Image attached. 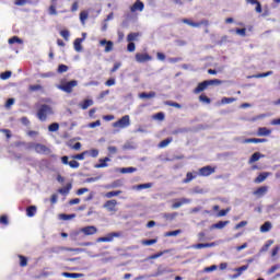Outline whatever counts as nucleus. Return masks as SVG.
<instances>
[{
	"mask_svg": "<svg viewBox=\"0 0 280 280\" xmlns=\"http://www.w3.org/2000/svg\"><path fill=\"white\" fill-rule=\"evenodd\" d=\"M47 115H54V109L49 105H42L37 112L39 121H47Z\"/></svg>",
	"mask_w": 280,
	"mask_h": 280,
	"instance_id": "1",
	"label": "nucleus"
},
{
	"mask_svg": "<svg viewBox=\"0 0 280 280\" xmlns=\"http://www.w3.org/2000/svg\"><path fill=\"white\" fill-rule=\"evenodd\" d=\"M130 126V116L125 115L119 120L113 124L114 128H128Z\"/></svg>",
	"mask_w": 280,
	"mask_h": 280,
	"instance_id": "2",
	"label": "nucleus"
},
{
	"mask_svg": "<svg viewBox=\"0 0 280 280\" xmlns=\"http://www.w3.org/2000/svg\"><path fill=\"white\" fill-rule=\"evenodd\" d=\"M31 148H33V150H35V152H37V154H50L51 153V150H49V148H47V145H45V144L33 143V144H31Z\"/></svg>",
	"mask_w": 280,
	"mask_h": 280,
	"instance_id": "3",
	"label": "nucleus"
},
{
	"mask_svg": "<svg viewBox=\"0 0 280 280\" xmlns=\"http://www.w3.org/2000/svg\"><path fill=\"white\" fill-rule=\"evenodd\" d=\"M103 209H106V211H109V213H117V200L116 199L107 200L103 205Z\"/></svg>",
	"mask_w": 280,
	"mask_h": 280,
	"instance_id": "4",
	"label": "nucleus"
},
{
	"mask_svg": "<svg viewBox=\"0 0 280 280\" xmlns=\"http://www.w3.org/2000/svg\"><path fill=\"white\" fill-rule=\"evenodd\" d=\"M74 86H78V81L72 80L70 82H66V83L59 85V89L61 91H65V93H72Z\"/></svg>",
	"mask_w": 280,
	"mask_h": 280,
	"instance_id": "5",
	"label": "nucleus"
},
{
	"mask_svg": "<svg viewBox=\"0 0 280 280\" xmlns=\"http://www.w3.org/2000/svg\"><path fill=\"white\" fill-rule=\"evenodd\" d=\"M80 233H84L85 235H95V233H97V228L95 225H88L85 228H81L74 235H80Z\"/></svg>",
	"mask_w": 280,
	"mask_h": 280,
	"instance_id": "6",
	"label": "nucleus"
},
{
	"mask_svg": "<svg viewBox=\"0 0 280 280\" xmlns=\"http://www.w3.org/2000/svg\"><path fill=\"white\" fill-rule=\"evenodd\" d=\"M182 23H185L186 25H189L190 27H200L201 25H209L208 20H202L201 22H192L189 19H183Z\"/></svg>",
	"mask_w": 280,
	"mask_h": 280,
	"instance_id": "7",
	"label": "nucleus"
},
{
	"mask_svg": "<svg viewBox=\"0 0 280 280\" xmlns=\"http://www.w3.org/2000/svg\"><path fill=\"white\" fill-rule=\"evenodd\" d=\"M211 174H215V168L211 166H203L199 168V176H211Z\"/></svg>",
	"mask_w": 280,
	"mask_h": 280,
	"instance_id": "8",
	"label": "nucleus"
},
{
	"mask_svg": "<svg viewBox=\"0 0 280 280\" xmlns=\"http://www.w3.org/2000/svg\"><path fill=\"white\" fill-rule=\"evenodd\" d=\"M100 45L102 47H105L104 51L105 54H110V51H113V47H115V44L110 40H106V39H102L100 42Z\"/></svg>",
	"mask_w": 280,
	"mask_h": 280,
	"instance_id": "9",
	"label": "nucleus"
},
{
	"mask_svg": "<svg viewBox=\"0 0 280 280\" xmlns=\"http://www.w3.org/2000/svg\"><path fill=\"white\" fill-rule=\"evenodd\" d=\"M145 8V4L141 0H137L133 5L130 7L131 12H143V9Z\"/></svg>",
	"mask_w": 280,
	"mask_h": 280,
	"instance_id": "10",
	"label": "nucleus"
},
{
	"mask_svg": "<svg viewBox=\"0 0 280 280\" xmlns=\"http://www.w3.org/2000/svg\"><path fill=\"white\" fill-rule=\"evenodd\" d=\"M121 234H119L118 232H113L110 234H108L107 236L104 237H98L96 240V242H113L114 237H119Z\"/></svg>",
	"mask_w": 280,
	"mask_h": 280,
	"instance_id": "11",
	"label": "nucleus"
},
{
	"mask_svg": "<svg viewBox=\"0 0 280 280\" xmlns=\"http://www.w3.org/2000/svg\"><path fill=\"white\" fill-rule=\"evenodd\" d=\"M136 60L137 62H148L152 60V57L148 54H136Z\"/></svg>",
	"mask_w": 280,
	"mask_h": 280,
	"instance_id": "12",
	"label": "nucleus"
},
{
	"mask_svg": "<svg viewBox=\"0 0 280 280\" xmlns=\"http://www.w3.org/2000/svg\"><path fill=\"white\" fill-rule=\"evenodd\" d=\"M268 194V186H261L257 190L254 191V196L257 198H264Z\"/></svg>",
	"mask_w": 280,
	"mask_h": 280,
	"instance_id": "13",
	"label": "nucleus"
},
{
	"mask_svg": "<svg viewBox=\"0 0 280 280\" xmlns=\"http://www.w3.org/2000/svg\"><path fill=\"white\" fill-rule=\"evenodd\" d=\"M191 202V199L182 198L178 199L177 202L173 203L172 209H180L183 205H189Z\"/></svg>",
	"mask_w": 280,
	"mask_h": 280,
	"instance_id": "14",
	"label": "nucleus"
},
{
	"mask_svg": "<svg viewBox=\"0 0 280 280\" xmlns=\"http://www.w3.org/2000/svg\"><path fill=\"white\" fill-rule=\"evenodd\" d=\"M269 135H272V130L266 127L258 128V132H257L258 137H269Z\"/></svg>",
	"mask_w": 280,
	"mask_h": 280,
	"instance_id": "15",
	"label": "nucleus"
},
{
	"mask_svg": "<svg viewBox=\"0 0 280 280\" xmlns=\"http://www.w3.org/2000/svg\"><path fill=\"white\" fill-rule=\"evenodd\" d=\"M124 183L120 179L113 182L112 184H107L104 186L105 189H117V187H121Z\"/></svg>",
	"mask_w": 280,
	"mask_h": 280,
	"instance_id": "16",
	"label": "nucleus"
},
{
	"mask_svg": "<svg viewBox=\"0 0 280 280\" xmlns=\"http://www.w3.org/2000/svg\"><path fill=\"white\" fill-rule=\"evenodd\" d=\"M215 246V243H199L191 246V248L201 249V248H211Z\"/></svg>",
	"mask_w": 280,
	"mask_h": 280,
	"instance_id": "17",
	"label": "nucleus"
},
{
	"mask_svg": "<svg viewBox=\"0 0 280 280\" xmlns=\"http://www.w3.org/2000/svg\"><path fill=\"white\" fill-rule=\"evenodd\" d=\"M259 159H264V154H261L259 152H255L248 160L249 165H253V163H257V161H259Z\"/></svg>",
	"mask_w": 280,
	"mask_h": 280,
	"instance_id": "18",
	"label": "nucleus"
},
{
	"mask_svg": "<svg viewBox=\"0 0 280 280\" xmlns=\"http://www.w3.org/2000/svg\"><path fill=\"white\" fill-rule=\"evenodd\" d=\"M108 162H110L109 158L100 159V164H95L94 167L100 170L102 167H108Z\"/></svg>",
	"mask_w": 280,
	"mask_h": 280,
	"instance_id": "19",
	"label": "nucleus"
},
{
	"mask_svg": "<svg viewBox=\"0 0 280 280\" xmlns=\"http://www.w3.org/2000/svg\"><path fill=\"white\" fill-rule=\"evenodd\" d=\"M62 277H66L67 279H82L84 277L83 273H70V272H62Z\"/></svg>",
	"mask_w": 280,
	"mask_h": 280,
	"instance_id": "20",
	"label": "nucleus"
},
{
	"mask_svg": "<svg viewBox=\"0 0 280 280\" xmlns=\"http://www.w3.org/2000/svg\"><path fill=\"white\" fill-rule=\"evenodd\" d=\"M247 3H250L252 5H256L255 11L257 12V14H261L262 10H261V3L257 0H246Z\"/></svg>",
	"mask_w": 280,
	"mask_h": 280,
	"instance_id": "21",
	"label": "nucleus"
},
{
	"mask_svg": "<svg viewBox=\"0 0 280 280\" xmlns=\"http://www.w3.org/2000/svg\"><path fill=\"white\" fill-rule=\"evenodd\" d=\"M94 102L91 98H86L85 101H83V103H80L79 106L80 108H82V110H86V108H89L90 106H93Z\"/></svg>",
	"mask_w": 280,
	"mask_h": 280,
	"instance_id": "22",
	"label": "nucleus"
},
{
	"mask_svg": "<svg viewBox=\"0 0 280 280\" xmlns=\"http://www.w3.org/2000/svg\"><path fill=\"white\" fill-rule=\"evenodd\" d=\"M140 100H152V97H156V92H142L141 94H139Z\"/></svg>",
	"mask_w": 280,
	"mask_h": 280,
	"instance_id": "23",
	"label": "nucleus"
},
{
	"mask_svg": "<svg viewBox=\"0 0 280 280\" xmlns=\"http://www.w3.org/2000/svg\"><path fill=\"white\" fill-rule=\"evenodd\" d=\"M207 81H203L198 84V86L194 90V93L198 95V93H202V91L207 90Z\"/></svg>",
	"mask_w": 280,
	"mask_h": 280,
	"instance_id": "24",
	"label": "nucleus"
},
{
	"mask_svg": "<svg viewBox=\"0 0 280 280\" xmlns=\"http://www.w3.org/2000/svg\"><path fill=\"white\" fill-rule=\"evenodd\" d=\"M266 139H259V138H248L243 141V143H266Z\"/></svg>",
	"mask_w": 280,
	"mask_h": 280,
	"instance_id": "25",
	"label": "nucleus"
},
{
	"mask_svg": "<svg viewBox=\"0 0 280 280\" xmlns=\"http://www.w3.org/2000/svg\"><path fill=\"white\" fill-rule=\"evenodd\" d=\"M151 187H152V183H147V184L132 186V189H137V191H141V189H150Z\"/></svg>",
	"mask_w": 280,
	"mask_h": 280,
	"instance_id": "26",
	"label": "nucleus"
},
{
	"mask_svg": "<svg viewBox=\"0 0 280 280\" xmlns=\"http://www.w3.org/2000/svg\"><path fill=\"white\" fill-rule=\"evenodd\" d=\"M271 229L272 223H270V221H267L260 226V233H268V231H270Z\"/></svg>",
	"mask_w": 280,
	"mask_h": 280,
	"instance_id": "27",
	"label": "nucleus"
},
{
	"mask_svg": "<svg viewBox=\"0 0 280 280\" xmlns=\"http://www.w3.org/2000/svg\"><path fill=\"white\" fill-rule=\"evenodd\" d=\"M121 195V190H113V191H108L104 195V198H115L117 196Z\"/></svg>",
	"mask_w": 280,
	"mask_h": 280,
	"instance_id": "28",
	"label": "nucleus"
},
{
	"mask_svg": "<svg viewBox=\"0 0 280 280\" xmlns=\"http://www.w3.org/2000/svg\"><path fill=\"white\" fill-rule=\"evenodd\" d=\"M89 20V11H81L80 21L82 25H86V21Z\"/></svg>",
	"mask_w": 280,
	"mask_h": 280,
	"instance_id": "29",
	"label": "nucleus"
},
{
	"mask_svg": "<svg viewBox=\"0 0 280 280\" xmlns=\"http://www.w3.org/2000/svg\"><path fill=\"white\" fill-rule=\"evenodd\" d=\"M206 84L207 86H220V84H222V80L220 79H214V80H206Z\"/></svg>",
	"mask_w": 280,
	"mask_h": 280,
	"instance_id": "30",
	"label": "nucleus"
},
{
	"mask_svg": "<svg viewBox=\"0 0 280 280\" xmlns=\"http://www.w3.org/2000/svg\"><path fill=\"white\" fill-rule=\"evenodd\" d=\"M26 215L28 218H34L36 215V206H31L26 209Z\"/></svg>",
	"mask_w": 280,
	"mask_h": 280,
	"instance_id": "31",
	"label": "nucleus"
},
{
	"mask_svg": "<svg viewBox=\"0 0 280 280\" xmlns=\"http://www.w3.org/2000/svg\"><path fill=\"white\" fill-rule=\"evenodd\" d=\"M180 233H183L182 230H175V231L166 232L164 234V237H176L177 235H180Z\"/></svg>",
	"mask_w": 280,
	"mask_h": 280,
	"instance_id": "32",
	"label": "nucleus"
},
{
	"mask_svg": "<svg viewBox=\"0 0 280 280\" xmlns=\"http://www.w3.org/2000/svg\"><path fill=\"white\" fill-rule=\"evenodd\" d=\"M270 175V173H261L257 176V178L255 179V183H264V180H266V178H268V176Z\"/></svg>",
	"mask_w": 280,
	"mask_h": 280,
	"instance_id": "33",
	"label": "nucleus"
},
{
	"mask_svg": "<svg viewBox=\"0 0 280 280\" xmlns=\"http://www.w3.org/2000/svg\"><path fill=\"white\" fill-rule=\"evenodd\" d=\"M72 185L68 184L66 187L60 188L58 191L59 194H61V196H67V194H69V191H71Z\"/></svg>",
	"mask_w": 280,
	"mask_h": 280,
	"instance_id": "34",
	"label": "nucleus"
},
{
	"mask_svg": "<svg viewBox=\"0 0 280 280\" xmlns=\"http://www.w3.org/2000/svg\"><path fill=\"white\" fill-rule=\"evenodd\" d=\"M163 218H164L165 220H170V221L176 220V218H178V212L164 213V214H163Z\"/></svg>",
	"mask_w": 280,
	"mask_h": 280,
	"instance_id": "35",
	"label": "nucleus"
},
{
	"mask_svg": "<svg viewBox=\"0 0 280 280\" xmlns=\"http://www.w3.org/2000/svg\"><path fill=\"white\" fill-rule=\"evenodd\" d=\"M85 152H88L86 156H92V159H97V156H100V151L97 149H92Z\"/></svg>",
	"mask_w": 280,
	"mask_h": 280,
	"instance_id": "36",
	"label": "nucleus"
},
{
	"mask_svg": "<svg viewBox=\"0 0 280 280\" xmlns=\"http://www.w3.org/2000/svg\"><path fill=\"white\" fill-rule=\"evenodd\" d=\"M49 132H58L60 130V125L58 122H52L48 126Z\"/></svg>",
	"mask_w": 280,
	"mask_h": 280,
	"instance_id": "37",
	"label": "nucleus"
},
{
	"mask_svg": "<svg viewBox=\"0 0 280 280\" xmlns=\"http://www.w3.org/2000/svg\"><path fill=\"white\" fill-rule=\"evenodd\" d=\"M61 250H68L70 253H84V248H71V247H61Z\"/></svg>",
	"mask_w": 280,
	"mask_h": 280,
	"instance_id": "38",
	"label": "nucleus"
},
{
	"mask_svg": "<svg viewBox=\"0 0 280 280\" xmlns=\"http://www.w3.org/2000/svg\"><path fill=\"white\" fill-rule=\"evenodd\" d=\"M14 43H18L19 45H23V39L19 38V36H13L9 38V45H14Z\"/></svg>",
	"mask_w": 280,
	"mask_h": 280,
	"instance_id": "39",
	"label": "nucleus"
},
{
	"mask_svg": "<svg viewBox=\"0 0 280 280\" xmlns=\"http://www.w3.org/2000/svg\"><path fill=\"white\" fill-rule=\"evenodd\" d=\"M82 38H77L74 40V49L75 51H82Z\"/></svg>",
	"mask_w": 280,
	"mask_h": 280,
	"instance_id": "40",
	"label": "nucleus"
},
{
	"mask_svg": "<svg viewBox=\"0 0 280 280\" xmlns=\"http://www.w3.org/2000/svg\"><path fill=\"white\" fill-rule=\"evenodd\" d=\"M275 244V241L269 240L267 243L261 247L260 253H267L268 248Z\"/></svg>",
	"mask_w": 280,
	"mask_h": 280,
	"instance_id": "41",
	"label": "nucleus"
},
{
	"mask_svg": "<svg viewBox=\"0 0 280 280\" xmlns=\"http://www.w3.org/2000/svg\"><path fill=\"white\" fill-rule=\"evenodd\" d=\"M229 224V221H220L212 225V229H224Z\"/></svg>",
	"mask_w": 280,
	"mask_h": 280,
	"instance_id": "42",
	"label": "nucleus"
},
{
	"mask_svg": "<svg viewBox=\"0 0 280 280\" xmlns=\"http://www.w3.org/2000/svg\"><path fill=\"white\" fill-rule=\"evenodd\" d=\"M196 176H198V173H195V175L192 173H187L186 178L184 179V183H191V180H194Z\"/></svg>",
	"mask_w": 280,
	"mask_h": 280,
	"instance_id": "43",
	"label": "nucleus"
},
{
	"mask_svg": "<svg viewBox=\"0 0 280 280\" xmlns=\"http://www.w3.org/2000/svg\"><path fill=\"white\" fill-rule=\"evenodd\" d=\"M246 270H248V265H244V266H242V267L235 268V269H234V272H237V275H240V277H242V273H243L244 271H246Z\"/></svg>",
	"mask_w": 280,
	"mask_h": 280,
	"instance_id": "44",
	"label": "nucleus"
},
{
	"mask_svg": "<svg viewBox=\"0 0 280 280\" xmlns=\"http://www.w3.org/2000/svg\"><path fill=\"white\" fill-rule=\"evenodd\" d=\"M236 101H237V98H235V97H223L221 100V104H233V102H236Z\"/></svg>",
	"mask_w": 280,
	"mask_h": 280,
	"instance_id": "45",
	"label": "nucleus"
},
{
	"mask_svg": "<svg viewBox=\"0 0 280 280\" xmlns=\"http://www.w3.org/2000/svg\"><path fill=\"white\" fill-rule=\"evenodd\" d=\"M173 141L172 138H167L159 143V148H167V145Z\"/></svg>",
	"mask_w": 280,
	"mask_h": 280,
	"instance_id": "46",
	"label": "nucleus"
},
{
	"mask_svg": "<svg viewBox=\"0 0 280 280\" xmlns=\"http://www.w3.org/2000/svg\"><path fill=\"white\" fill-rule=\"evenodd\" d=\"M268 75H272V71H268V72H264V73L254 74V75H252V78H256V79H259V78H268Z\"/></svg>",
	"mask_w": 280,
	"mask_h": 280,
	"instance_id": "47",
	"label": "nucleus"
},
{
	"mask_svg": "<svg viewBox=\"0 0 280 280\" xmlns=\"http://www.w3.org/2000/svg\"><path fill=\"white\" fill-rule=\"evenodd\" d=\"M137 171L135 167H124L120 170L121 174H132Z\"/></svg>",
	"mask_w": 280,
	"mask_h": 280,
	"instance_id": "48",
	"label": "nucleus"
},
{
	"mask_svg": "<svg viewBox=\"0 0 280 280\" xmlns=\"http://www.w3.org/2000/svg\"><path fill=\"white\" fill-rule=\"evenodd\" d=\"M86 153L88 152L84 151L81 154L72 155V159H74V161H84V156H86Z\"/></svg>",
	"mask_w": 280,
	"mask_h": 280,
	"instance_id": "49",
	"label": "nucleus"
},
{
	"mask_svg": "<svg viewBox=\"0 0 280 280\" xmlns=\"http://www.w3.org/2000/svg\"><path fill=\"white\" fill-rule=\"evenodd\" d=\"M139 36V33H130L128 36H127V40L128 43H132V40H137V37Z\"/></svg>",
	"mask_w": 280,
	"mask_h": 280,
	"instance_id": "50",
	"label": "nucleus"
},
{
	"mask_svg": "<svg viewBox=\"0 0 280 280\" xmlns=\"http://www.w3.org/2000/svg\"><path fill=\"white\" fill-rule=\"evenodd\" d=\"M12 77V71H5L0 74L1 80H9Z\"/></svg>",
	"mask_w": 280,
	"mask_h": 280,
	"instance_id": "51",
	"label": "nucleus"
},
{
	"mask_svg": "<svg viewBox=\"0 0 280 280\" xmlns=\"http://www.w3.org/2000/svg\"><path fill=\"white\" fill-rule=\"evenodd\" d=\"M48 13L52 16H56L58 14V11H56V4H51L48 9Z\"/></svg>",
	"mask_w": 280,
	"mask_h": 280,
	"instance_id": "52",
	"label": "nucleus"
},
{
	"mask_svg": "<svg viewBox=\"0 0 280 280\" xmlns=\"http://www.w3.org/2000/svg\"><path fill=\"white\" fill-rule=\"evenodd\" d=\"M19 258H20V266L22 268H25V266H27V258L21 255L19 256Z\"/></svg>",
	"mask_w": 280,
	"mask_h": 280,
	"instance_id": "53",
	"label": "nucleus"
},
{
	"mask_svg": "<svg viewBox=\"0 0 280 280\" xmlns=\"http://www.w3.org/2000/svg\"><path fill=\"white\" fill-rule=\"evenodd\" d=\"M199 102H203V104H211V98H209L206 95H200L199 96Z\"/></svg>",
	"mask_w": 280,
	"mask_h": 280,
	"instance_id": "54",
	"label": "nucleus"
},
{
	"mask_svg": "<svg viewBox=\"0 0 280 280\" xmlns=\"http://www.w3.org/2000/svg\"><path fill=\"white\" fill-rule=\"evenodd\" d=\"M68 165H70V167H72V170H78V167H80V163L75 160H72L68 163Z\"/></svg>",
	"mask_w": 280,
	"mask_h": 280,
	"instance_id": "55",
	"label": "nucleus"
},
{
	"mask_svg": "<svg viewBox=\"0 0 280 280\" xmlns=\"http://www.w3.org/2000/svg\"><path fill=\"white\" fill-rule=\"evenodd\" d=\"M277 270H280V265L272 266L268 271L267 275H273V272H277Z\"/></svg>",
	"mask_w": 280,
	"mask_h": 280,
	"instance_id": "56",
	"label": "nucleus"
},
{
	"mask_svg": "<svg viewBox=\"0 0 280 280\" xmlns=\"http://www.w3.org/2000/svg\"><path fill=\"white\" fill-rule=\"evenodd\" d=\"M67 71H69V67H67L65 65H59L58 73H67Z\"/></svg>",
	"mask_w": 280,
	"mask_h": 280,
	"instance_id": "57",
	"label": "nucleus"
},
{
	"mask_svg": "<svg viewBox=\"0 0 280 280\" xmlns=\"http://www.w3.org/2000/svg\"><path fill=\"white\" fill-rule=\"evenodd\" d=\"M248 224V221H241L240 223H237L235 225V231H238V229H244V226H246Z\"/></svg>",
	"mask_w": 280,
	"mask_h": 280,
	"instance_id": "58",
	"label": "nucleus"
},
{
	"mask_svg": "<svg viewBox=\"0 0 280 280\" xmlns=\"http://www.w3.org/2000/svg\"><path fill=\"white\" fill-rule=\"evenodd\" d=\"M142 244H143V246H152V244H156V240L155 238L145 240V241H142Z\"/></svg>",
	"mask_w": 280,
	"mask_h": 280,
	"instance_id": "59",
	"label": "nucleus"
},
{
	"mask_svg": "<svg viewBox=\"0 0 280 280\" xmlns=\"http://www.w3.org/2000/svg\"><path fill=\"white\" fill-rule=\"evenodd\" d=\"M61 220H73L75 214H60Z\"/></svg>",
	"mask_w": 280,
	"mask_h": 280,
	"instance_id": "60",
	"label": "nucleus"
},
{
	"mask_svg": "<svg viewBox=\"0 0 280 280\" xmlns=\"http://www.w3.org/2000/svg\"><path fill=\"white\" fill-rule=\"evenodd\" d=\"M135 49H137V46H135V43L129 42L128 46H127V51H135Z\"/></svg>",
	"mask_w": 280,
	"mask_h": 280,
	"instance_id": "61",
	"label": "nucleus"
},
{
	"mask_svg": "<svg viewBox=\"0 0 280 280\" xmlns=\"http://www.w3.org/2000/svg\"><path fill=\"white\" fill-rule=\"evenodd\" d=\"M60 36H62V38H65V40H69L70 33H69V31H61Z\"/></svg>",
	"mask_w": 280,
	"mask_h": 280,
	"instance_id": "62",
	"label": "nucleus"
},
{
	"mask_svg": "<svg viewBox=\"0 0 280 280\" xmlns=\"http://www.w3.org/2000/svg\"><path fill=\"white\" fill-rule=\"evenodd\" d=\"M236 34L238 36H246V28H236Z\"/></svg>",
	"mask_w": 280,
	"mask_h": 280,
	"instance_id": "63",
	"label": "nucleus"
},
{
	"mask_svg": "<svg viewBox=\"0 0 280 280\" xmlns=\"http://www.w3.org/2000/svg\"><path fill=\"white\" fill-rule=\"evenodd\" d=\"M116 81L115 79H109L105 82V86H115Z\"/></svg>",
	"mask_w": 280,
	"mask_h": 280,
	"instance_id": "64",
	"label": "nucleus"
}]
</instances>
